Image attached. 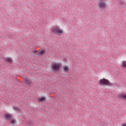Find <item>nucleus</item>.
I'll return each instance as SVG.
<instances>
[{
  "label": "nucleus",
  "mask_w": 126,
  "mask_h": 126,
  "mask_svg": "<svg viewBox=\"0 0 126 126\" xmlns=\"http://www.w3.org/2000/svg\"><path fill=\"white\" fill-rule=\"evenodd\" d=\"M63 70L64 72H68L69 70V67L67 66H64L63 67Z\"/></svg>",
  "instance_id": "nucleus-9"
},
{
  "label": "nucleus",
  "mask_w": 126,
  "mask_h": 126,
  "mask_svg": "<svg viewBox=\"0 0 126 126\" xmlns=\"http://www.w3.org/2000/svg\"><path fill=\"white\" fill-rule=\"evenodd\" d=\"M99 84L100 85H101L102 86H105L106 85H112V84L111 83V82H110V81H109V80L103 78L102 79H100L99 80Z\"/></svg>",
  "instance_id": "nucleus-2"
},
{
  "label": "nucleus",
  "mask_w": 126,
  "mask_h": 126,
  "mask_svg": "<svg viewBox=\"0 0 126 126\" xmlns=\"http://www.w3.org/2000/svg\"><path fill=\"white\" fill-rule=\"evenodd\" d=\"M27 124L28 126H32V121H29L27 122Z\"/></svg>",
  "instance_id": "nucleus-13"
},
{
  "label": "nucleus",
  "mask_w": 126,
  "mask_h": 126,
  "mask_svg": "<svg viewBox=\"0 0 126 126\" xmlns=\"http://www.w3.org/2000/svg\"><path fill=\"white\" fill-rule=\"evenodd\" d=\"M4 61L7 63H12V60H11V58H5L4 59Z\"/></svg>",
  "instance_id": "nucleus-8"
},
{
  "label": "nucleus",
  "mask_w": 126,
  "mask_h": 126,
  "mask_svg": "<svg viewBox=\"0 0 126 126\" xmlns=\"http://www.w3.org/2000/svg\"><path fill=\"white\" fill-rule=\"evenodd\" d=\"M123 66L124 67H126V61L123 62Z\"/></svg>",
  "instance_id": "nucleus-14"
},
{
  "label": "nucleus",
  "mask_w": 126,
  "mask_h": 126,
  "mask_svg": "<svg viewBox=\"0 0 126 126\" xmlns=\"http://www.w3.org/2000/svg\"><path fill=\"white\" fill-rule=\"evenodd\" d=\"M123 126H126V124H123Z\"/></svg>",
  "instance_id": "nucleus-17"
},
{
  "label": "nucleus",
  "mask_w": 126,
  "mask_h": 126,
  "mask_svg": "<svg viewBox=\"0 0 126 126\" xmlns=\"http://www.w3.org/2000/svg\"><path fill=\"white\" fill-rule=\"evenodd\" d=\"M106 0H98V6L99 7V8H102V9H104V8H105L107 4H106Z\"/></svg>",
  "instance_id": "nucleus-3"
},
{
  "label": "nucleus",
  "mask_w": 126,
  "mask_h": 126,
  "mask_svg": "<svg viewBox=\"0 0 126 126\" xmlns=\"http://www.w3.org/2000/svg\"><path fill=\"white\" fill-rule=\"evenodd\" d=\"M39 102H43V101H45L46 100V97H42L41 98H39Z\"/></svg>",
  "instance_id": "nucleus-11"
},
{
  "label": "nucleus",
  "mask_w": 126,
  "mask_h": 126,
  "mask_svg": "<svg viewBox=\"0 0 126 126\" xmlns=\"http://www.w3.org/2000/svg\"><path fill=\"white\" fill-rule=\"evenodd\" d=\"M120 4H124V0H121L120 1Z\"/></svg>",
  "instance_id": "nucleus-15"
},
{
  "label": "nucleus",
  "mask_w": 126,
  "mask_h": 126,
  "mask_svg": "<svg viewBox=\"0 0 126 126\" xmlns=\"http://www.w3.org/2000/svg\"><path fill=\"white\" fill-rule=\"evenodd\" d=\"M46 53V51L45 50H41V51H33V53L36 54V55H43V54H45Z\"/></svg>",
  "instance_id": "nucleus-5"
},
{
  "label": "nucleus",
  "mask_w": 126,
  "mask_h": 126,
  "mask_svg": "<svg viewBox=\"0 0 126 126\" xmlns=\"http://www.w3.org/2000/svg\"><path fill=\"white\" fill-rule=\"evenodd\" d=\"M11 124H15V120H12L11 121Z\"/></svg>",
  "instance_id": "nucleus-16"
},
{
  "label": "nucleus",
  "mask_w": 126,
  "mask_h": 126,
  "mask_svg": "<svg viewBox=\"0 0 126 126\" xmlns=\"http://www.w3.org/2000/svg\"><path fill=\"white\" fill-rule=\"evenodd\" d=\"M13 109L15 111H17V112H19V111H20V109H19L18 107H13Z\"/></svg>",
  "instance_id": "nucleus-12"
},
{
  "label": "nucleus",
  "mask_w": 126,
  "mask_h": 126,
  "mask_svg": "<svg viewBox=\"0 0 126 126\" xmlns=\"http://www.w3.org/2000/svg\"><path fill=\"white\" fill-rule=\"evenodd\" d=\"M119 97L123 100H126V93H123L120 94Z\"/></svg>",
  "instance_id": "nucleus-6"
},
{
  "label": "nucleus",
  "mask_w": 126,
  "mask_h": 126,
  "mask_svg": "<svg viewBox=\"0 0 126 126\" xmlns=\"http://www.w3.org/2000/svg\"><path fill=\"white\" fill-rule=\"evenodd\" d=\"M60 67H61V64L60 63H55L52 65V69L54 71L59 70Z\"/></svg>",
  "instance_id": "nucleus-4"
},
{
  "label": "nucleus",
  "mask_w": 126,
  "mask_h": 126,
  "mask_svg": "<svg viewBox=\"0 0 126 126\" xmlns=\"http://www.w3.org/2000/svg\"><path fill=\"white\" fill-rule=\"evenodd\" d=\"M24 80L28 85H30V84H31V82L27 79V78H24Z\"/></svg>",
  "instance_id": "nucleus-10"
},
{
  "label": "nucleus",
  "mask_w": 126,
  "mask_h": 126,
  "mask_svg": "<svg viewBox=\"0 0 126 126\" xmlns=\"http://www.w3.org/2000/svg\"><path fill=\"white\" fill-rule=\"evenodd\" d=\"M52 32L54 34H63V31L60 28V26L58 25H55L53 27L52 29Z\"/></svg>",
  "instance_id": "nucleus-1"
},
{
  "label": "nucleus",
  "mask_w": 126,
  "mask_h": 126,
  "mask_svg": "<svg viewBox=\"0 0 126 126\" xmlns=\"http://www.w3.org/2000/svg\"><path fill=\"white\" fill-rule=\"evenodd\" d=\"M4 117L6 120H12V117L10 114H6L4 115Z\"/></svg>",
  "instance_id": "nucleus-7"
}]
</instances>
